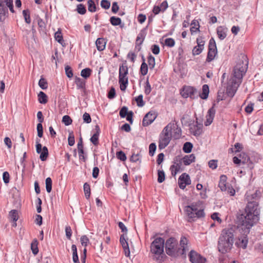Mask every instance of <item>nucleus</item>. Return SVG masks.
Returning <instances> with one entry per match:
<instances>
[{"label":"nucleus","mask_w":263,"mask_h":263,"mask_svg":"<svg viewBox=\"0 0 263 263\" xmlns=\"http://www.w3.org/2000/svg\"><path fill=\"white\" fill-rule=\"evenodd\" d=\"M260 210L258 203L256 202H249L245 209V214L237 216V223L239 228L244 231V234L238 237L236 241V246L240 248H247L248 239L247 234L250 229L256 223L259 219Z\"/></svg>","instance_id":"obj_1"},{"label":"nucleus","mask_w":263,"mask_h":263,"mask_svg":"<svg viewBox=\"0 0 263 263\" xmlns=\"http://www.w3.org/2000/svg\"><path fill=\"white\" fill-rule=\"evenodd\" d=\"M181 135V130L175 122L168 123L160 134L158 147L160 149L165 148L170 143L172 138L177 139Z\"/></svg>","instance_id":"obj_2"},{"label":"nucleus","mask_w":263,"mask_h":263,"mask_svg":"<svg viewBox=\"0 0 263 263\" xmlns=\"http://www.w3.org/2000/svg\"><path fill=\"white\" fill-rule=\"evenodd\" d=\"M234 243V231L232 229H224L222 230L218 242V249L221 253L229 252Z\"/></svg>","instance_id":"obj_3"},{"label":"nucleus","mask_w":263,"mask_h":263,"mask_svg":"<svg viewBox=\"0 0 263 263\" xmlns=\"http://www.w3.org/2000/svg\"><path fill=\"white\" fill-rule=\"evenodd\" d=\"M201 204V202L198 201L193 203L190 205L185 206L184 212L189 218V221H194L196 218L204 216V213L203 210L200 206Z\"/></svg>","instance_id":"obj_4"},{"label":"nucleus","mask_w":263,"mask_h":263,"mask_svg":"<svg viewBox=\"0 0 263 263\" xmlns=\"http://www.w3.org/2000/svg\"><path fill=\"white\" fill-rule=\"evenodd\" d=\"M164 240L161 237H157L154 239L151 246V252L154 255L157 261H161V255L164 252Z\"/></svg>","instance_id":"obj_5"},{"label":"nucleus","mask_w":263,"mask_h":263,"mask_svg":"<svg viewBox=\"0 0 263 263\" xmlns=\"http://www.w3.org/2000/svg\"><path fill=\"white\" fill-rule=\"evenodd\" d=\"M247 64L245 63L242 60H239L234 68L233 77L231 80L240 81L241 83V80L247 71Z\"/></svg>","instance_id":"obj_6"},{"label":"nucleus","mask_w":263,"mask_h":263,"mask_svg":"<svg viewBox=\"0 0 263 263\" xmlns=\"http://www.w3.org/2000/svg\"><path fill=\"white\" fill-rule=\"evenodd\" d=\"M7 7L10 11L13 13L14 12L13 7V0H0V21L3 22L6 14L8 13Z\"/></svg>","instance_id":"obj_7"},{"label":"nucleus","mask_w":263,"mask_h":263,"mask_svg":"<svg viewBox=\"0 0 263 263\" xmlns=\"http://www.w3.org/2000/svg\"><path fill=\"white\" fill-rule=\"evenodd\" d=\"M165 251L167 255L175 256L179 252L177 240L173 237L168 239L165 243Z\"/></svg>","instance_id":"obj_8"},{"label":"nucleus","mask_w":263,"mask_h":263,"mask_svg":"<svg viewBox=\"0 0 263 263\" xmlns=\"http://www.w3.org/2000/svg\"><path fill=\"white\" fill-rule=\"evenodd\" d=\"M128 74V68L127 66L122 65L119 68V80L120 89L122 91H124L127 87L128 84V78L127 75Z\"/></svg>","instance_id":"obj_9"},{"label":"nucleus","mask_w":263,"mask_h":263,"mask_svg":"<svg viewBox=\"0 0 263 263\" xmlns=\"http://www.w3.org/2000/svg\"><path fill=\"white\" fill-rule=\"evenodd\" d=\"M181 94L184 98L190 97L192 99H194L198 96L197 90L190 86H184L181 92Z\"/></svg>","instance_id":"obj_10"},{"label":"nucleus","mask_w":263,"mask_h":263,"mask_svg":"<svg viewBox=\"0 0 263 263\" xmlns=\"http://www.w3.org/2000/svg\"><path fill=\"white\" fill-rule=\"evenodd\" d=\"M217 49L215 42L214 39L212 38L209 42V52L208 53L206 61L208 62L212 61L215 57Z\"/></svg>","instance_id":"obj_11"},{"label":"nucleus","mask_w":263,"mask_h":263,"mask_svg":"<svg viewBox=\"0 0 263 263\" xmlns=\"http://www.w3.org/2000/svg\"><path fill=\"white\" fill-rule=\"evenodd\" d=\"M230 84L228 85L227 89V93L228 96L233 97L237 91V89L240 84V81H236L233 80H230Z\"/></svg>","instance_id":"obj_12"},{"label":"nucleus","mask_w":263,"mask_h":263,"mask_svg":"<svg viewBox=\"0 0 263 263\" xmlns=\"http://www.w3.org/2000/svg\"><path fill=\"white\" fill-rule=\"evenodd\" d=\"M190 260L192 263H205L206 259L194 250L191 251L189 254Z\"/></svg>","instance_id":"obj_13"},{"label":"nucleus","mask_w":263,"mask_h":263,"mask_svg":"<svg viewBox=\"0 0 263 263\" xmlns=\"http://www.w3.org/2000/svg\"><path fill=\"white\" fill-rule=\"evenodd\" d=\"M191 183L190 176L186 173L182 174L178 179V184L180 189H184Z\"/></svg>","instance_id":"obj_14"},{"label":"nucleus","mask_w":263,"mask_h":263,"mask_svg":"<svg viewBox=\"0 0 263 263\" xmlns=\"http://www.w3.org/2000/svg\"><path fill=\"white\" fill-rule=\"evenodd\" d=\"M196 42L197 46L194 47L192 50L193 54L194 55H198L202 52L204 48L205 43L204 41H203L201 37H198L196 40Z\"/></svg>","instance_id":"obj_15"},{"label":"nucleus","mask_w":263,"mask_h":263,"mask_svg":"<svg viewBox=\"0 0 263 263\" xmlns=\"http://www.w3.org/2000/svg\"><path fill=\"white\" fill-rule=\"evenodd\" d=\"M190 132L195 136H198L202 133V124H198L197 122L190 125Z\"/></svg>","instance_id":"obj_16"},{"label":"nucleus","mask_w":263,"mask_h":263,"mask_svg":"<svg viewBox=\"0 0 263 263\" xmlns=\"http://www.w3.org/2000/svg\"><path fill=\"white\" fill-rule=\"evenodd\" d=\"M156 115L153 111H149L145 115L143 121L142 125L144 126H146L151 124L156 118Z\"/></svg>","instance_id":"obj_17"},{"label":"nucleus","mask_w":263,"mask_h":263,"mask_svg":"<svg viewBox=\"0 0 263 263\" xmlns=\"http://www.w3.org/2000/svg\"><path fill=\"white\" fill-rule=\"evenodd\" d=\"M126 237V235L125 234L122 235L120 237V241L123 248L125 255L126 257H129L130 256V251Z\"/></svg>","instance_id":"obj_18"},{"label":"nucleus","mask_w":263,"mask_h":263,"mask_svg":"<svg viewBox=\"0 0 263 263\" xmlns=\"http://www.w3.org/2000/svg\"><path fill=\"white\" fill-rule=\"evenodd\" d=\"M239 157L241 161L242 164H247L248 167H249L250 169H252L253 168V164L250 161V158L249 157L247 154L244 153H241L239 155Z\"/></svg>","instance_id":"obj_19"},{"label":"nucleus","mask_w":263,"mask_h":263,"mask_svg":"<svg viewBox=\"0 0 263 263\" xmlns=\"http://www.w3.org/2000/svg\"><path fill=\"white\" fill-rule=\"evenodd\" d=\"M215 114V110L213 107H211L208 111L206 116V121L204 122L205 126L210 125L213 122Z\"/></svg>","instance_id":"obj_20"},{"label":"nucleus","mask_w":263,"mask_h":263,"mask_svg":"<svg viewBox=\"0 0 263 263\" xmlns=\"http://www.w3.org/2000/svg\"><path fill=\"white\" fill-rule=\"evenodd\" d=\"M182 166V162H175L174 164L171 167V170L172 172V175L173 176H175L176 174L181 171H182L181 168Z\"/></svg>","instance_id":"obj_21"},{"label":"nucleus","mask_w":263,"mask_h":263,"mask_svg":"<svg viewBox=\"0 0 263 263\" xmlns=\"http://www.w3.org/2000/svg\"><path fill=\"white\" fill-rule=\"evenodd\" d=\"M227 177L226 175H221L220 177V180L218 184V186L222 192H226L227 190Z\"/></svg>","instance_id":"obj_22"},{"label":"nucleus","mask_w":263,"mask_h":263,"mask_svg":"<svg viewBox=\"0 0 263 263\" xmlns=\"http://www.w3.org/2000/svg\"><path fill=\"white\" fill-rule=\"evenodd\" d=\"M106 44V42L104 38H98L96 42L97 48L100 51H103L105 48Z\"/></svg>","instance_id":"obj_23"},{"label":"nucleus","mask_w":263,"mask_h":263,"mask_svg":"<svg viewBox=\"0 0 263 263\" xmlns=\"http://www.w3.org/2000/svg\"><path fill=\"white\" fill-rule=\"evenodd\" d=\"M195 159V156L194 154H191L184 156L182 159V161L183 164L185 165H190L191 163L194 162Z\"/></svg>","instance_id":"obj_24"},{"label":"nucleus","mask_w":263,"mask_h":263,"mask_svg":"<svg viewBox=\"0 0 263 263\" xmlns=\"http://www.w3.org/2000/svg\"><path fill=\"white\" fill-rule=\"evenodd\" d=\"M209 93V86L206 84L202 86V92L199 95L200 97L202 99H206L208 97Z\"/></svg>","instance_id":"obj_25"},{"label":"nucleus","mask_w":263,"mask_h":263,"mask_svg":"<svg viewBox=\"0 0 263 263\" xmlns=\"http://www.w3.org/2000/svg\"><path fill=\"white\" fill-rule=\"evenodd\" d=\"M226 29L221 26L218 27L217 29V33L220 40H223L227 36Z\"/></svg>","instance_id":"obj_26"},{"label":"nucleus","mask_w":263,"mask_h":263,"mask_svg":"<svg viewBox=\"0 0 263 263\" xmlns=\"http://www.w3.org/2000/svg\"><path fill=\"white\" fill-rule=\"evenodd\" d=\"M187 239L185 237H182L181 238L180 241V245L181 247L182 248V254H183L185 253V252L186 250H188L187 248Z\"/></svg>","instance_id":"obj_27"},{"label":"nucleus","mask_w":263,"mask_h":263,"mask_svg":"<svg viewBox=\"0 0 263 263\" xmlns=\"http://www.w3.org/2000/svg\"><path fill=\"white\" fill-rule=\"evenodd\" d=\"M54 37L56 41H57L60 44H61L63 46H64V40L63 39V36L61 33V31L59 29L55 33Z\"/></svg>","instance_id":"obj_28"},{"label":"nucleus","mask_w":263,"mask_h":263,"mask_svg":"<svg viewBox=\"0 0 263 263\" xmlns=\"http://www.w3.org/2000/svg\"><path fill=\"white\" fill-rule=\"evenodd\" d=\"M71 250L72 251V259L74 263H79L78 256L77 254V247L75 245H72Z\"/></svg>","instance_id":"obj_29"},{"label":"nucleus","mask_w":263,"mask_h":263,"mask_svg":"<svg viewBox=\"0 0 263 263\" xmlns=\"http://www.w3.org/2000/svg\"><path fill=\"white\" fill-rule=\"evenodd\" d=\"M38 100L40 103L45 104L47 102V96L43 91H40L38 95Z\"/></svg>","instance_id":"obj_30"},{"label":"nucleus","mask_w":263,"mask_h":263,"mask_svg":"<svg viewBox=\"0 0 263 263\" xmlns=\"http://www.w3.org/2000/svg\"><path fill=\"white\" fill-rule=\"evenodd\" d=\"M75 83L78 88L84 89L85 88V82L82 79L76 77L75 78Z\"/></svg>","instance_id":"obj_31"},{"label":"nucleus","mask_w":263,"mask_h":263,"mask_svg":"<svg viewBox=\"0 0 263 263\" xmlns=\"http://www.w3.org/2000/svg\"><path fill=\"white\" fill-rule=\"evenodd\" d=\"M48 156V148L46 146H44L42 149V152L40 153V158L44 161H45Z\"/></svg>","instance_id":"obj_32"},{"label":"nucleus","mask_w":263,"mask_h":263,"mask_svg":"<svg viewBox=\"0 0 263 263\" xmlns=\"http://www.w3.org/2000/svg\"><path fill=\"white\" fill-rule=\"evenodd\" d=\"M31 249L34 255H36L38 253L39 250L37 248V241L36 239H34L31 243Z\"/></svg>","instance_id":"obj_33"},{"label":"nucleus","mask_w":263,"mask_h":263,"mask_svg":"<svg viewBox=\"0 0 263 263\" xmlns=\"http://www.w3.org/2000/svg\"><path fill=\"white\" fill-rule=\"evenodd\" d=\"M88 10L91 12H94L96 11V6L95 2L92 0H88L87 2Z\"/></svg>","instance_id":"obj_34"},{"label":"nucleus","mask_w":263,"mask_h":263,"mask_svg":"<svg viewBox=\"0 0 263 263\" xmlns=\"http://www.w3.org/2000/svg\"><path fill=\"white\" fill-rule=\"evenodd\" d=\"M193 144L189 142H185L183 147V151L186 153H189L192 151Z\"/></svg>","instance_id":"obj_35"},{"label":"nucleus","mask_w":263,"mask_h":263,"mask_svg":"<svg viewBox=\"0 0 263 263\" xmlns=\"http://www.w3.org/2000/svg\"><path fill=\"white\" fill-rule=\"evenodd\" d=\"M83 188L85 197L87 199H88L90 195V186L87 183H85L83 186Z\"/></svg>","instance_id":"obj_36"},{"label":"nucleus","mask_w":263,"mask_h":263,"mask_svg":"<svg viewBox=\"0 0 263 263\" xmlns=\"http://www.w3.org/2000/svg\"><path fill=\"white\" fill-rule=\"evenodd\" d=\"M148 64L150 69H154L155 66V59L152 55L148 57Z\"/></svg>","instance_id":"obj_37"},{"label":"nucleus","mask_w":263,"mask_h":263,"mask_svg":"<svg viewBox=\"0 0 263 263\" xmlns=\"http://www.w3.org/2000/svg\"><path fill=\"white\" fill-rule=\"evenodd\" d=\"M46 189L48 193H50L52 189V180L50 177L46 179Z\"/></svg>","instance_id":"obj_38"},{"label":"nucleus","mask_w":263,"mask_h":263,"mask_svg":"<svg viewBox=\"0 0 263 263\" xmlns=\"http://www.w3.org/2000/svg\"><path fill=\"white\" fill-rule=\"evenodd\" d=\"M140 71L143 76H145L147 73L148 66L145 62H143L141 65Z\"/></svg>","instance_id":"obj_39"},{"label":"nucleus","mask_w":263,"mask_h":263,"mask_svg":"<svg viewBox=\"0 0 263 263\" xmlns=\"http://www.w3.org/2000/svg\"><path fill=\"white\" fill-rule=\"evenodd\" d=\"M23 14L25 18V22L27 24H30L31 22V19L30 17L29 11L28 10H24L23 11Z\"/></svg>","instance_id":"obj_40"},{"label":"nucleus","mask_w":263,"mask_h":263,"mask_svg":"<svg viewBox=\"0 0 263 263\" xmlns=\"http://www.w3.org/2000/svg\"><path fill=\"white\" fill-rule=\"evenodd\" d=\"M39 85L42 89H46L47 88L48 83L45 79L41 78L39 80Z\"/></svg>","instance_id":"obj_41"},{"label":"nucleus","mask_w":263,"mask_h":263,"mask_svg":"<svg viewBox=\"0 0 263 263\" xmlns=\"http://www.w3.org/2000/svg\"><path fill=\"white\" fill-rule=\"evenodd\" d=\"M111 24L114 26H117L121 24V20L119 17L112 16L110 18Z\"/></svg>","instance_id":"obj_42"},{"label":"nucleus","mask_w":263,"mask_h":263,"mask_svg":"<svg viewBox=\"0 0 263 263\" xmlns=\"http://www.w3.org/2000/svg\"><path fill=\"white\" fill-rule=\"evenodd\" d=\"M9 216L13 221H16L18 220V214L16 210L11 211L9 213Z\"/></svg>","instance_id":"obj_43"},{"label":"nucleus","mask_w":263,"mask_h":263,"mask_svg":"<svg viewBox=\"0 0 263 263\" xmlns=\"http://www.w3.org/2000/svg\"><path fill=\"white\" fill-rule=\"evenodd\" d=\"M62 122L65 125H69L72 123V120L71 118L68 115H65L62 118Z\"/></svg>","instance_id":"obj_44"},{"label":"nucleus","mask_w":263,"mask_h":263,"mask_svg":"<svg viewBox=\"0 0 263 263\" xmlns=\"http://www.w3.org/2000/svg\"><path fill=\"white\" fill-rule=\"evenodd\" d=\"M158 181L161 183L165 180V174L163 171H158Z\"/></svg>","instance_id":"obj_45"},{"label":"nucleus","mask_w":263,"mask_h":263,"mask_svg":"<svg viewBox=\"0 0 263 263\" xmlns=\"http://www.w3.org/2000/svg\"><path fill=\"white\" fill-rule=\"evenodd\" d=\"M91 70L89 68H85L81 71V75L82 77L87 78L90 75Z\"/></svg>","instance_id":"obj_46"},{"label":"nucleus","mask_w":263,"mask_h":263,"mask_svg":"<svg viewBox=\"0 0 263 263\" xmlns=\"http://www.w3.org/2000/svg\"><path fill=\"white\" fill-rule=\"evenodd\" d=\"M77 9L78 12L81 14H84L86 12V10L85 6L83 4H79L77 6Z\"/></svg>","instance_id":"obj_47"},{"label":"nucleus","mask_w":263,"mask_h":263,"mask_svg":"<svg viewBox=\"0 0 263 263\" xmlns=\"http://www.w3.org/2000/svg\"><path fill=\"white\" fill-rule=\"evenodd\" d=\"M101 6L105 9H108L110 6V2L107 0H102L101 2Z\"/></svg>","instance_id":"obj_48"},{"label":"nucleus","mask_w":263,"mask_h":263,"mask_svg":"<svg viewBox=\"0 0 263 263\" xmlns=\"http://www.w3.org/2000/svg\"><path fill=\"white\" fill-rule=\"evenodd\" d=\"M165 44L170 47H173L175 45V41L172 38H167L165 40Z\"/></svg>","instance_id":"obj_49"},{"label":"nucleus","mask_w":263,"mask_h":263,"mask_svg":"<svg viewBox=\"0 0 263 263\" xmlns=\"http://www.w3.org/2000/svg\"><path fill=\"white\" fill-rule=\"evenodd\" d=\"M136 101L137 103V105L139 107H142L144 105V102L143 100L142 95H139L137 98H136Z\"/></svg>","instance_id":"obj_50"},{"label":"nucleus","mask_w":263,"mask_h":263,"mask_svg":"<svg viewBox=\"0 0 263 263\" xmlns=\"http://www.w3.org/2000/svg\"><path fill=\"white\" fill-rule=\"evenodd\" d=\"M37 136L40 138L42 137L43 131L42 123H39L37 124Z\"/></svg>","instance_id":"obj_51"},{"label":"nucleus","mask_w":263,"mask_h":263,"mask_svg":"<svg viewBox=\"0 0 263 263\" xmlns=\"http://www.w3.org/2000/svg\"><path fill=\"white\" fill-rule=\"evenodd\" d=\"M99 135L98 134H94L90 138V141L95 145L98 144Z\"/></svg>","instance_id":"obj_52"},{"label":"nucleus","mask_w":263,"mask_h":263,"mask_svg":"<svg viewBox=\"0 0 263 263\" xmlns=\"http://www.w3.org/2000/svg\"><path fill=\"white\" fill-rule=\"evenodd\" d=\"M156 149V145L155 143H153L149 145V154L151 156H153Z\"/></svg>","instance_id":"obj_53"},{"label":"nucleus","mask_w":263,"mask_h":263,"mask_svg":"<svg viewBox=\"0 0 263 263\" xmlns=\"http://www.w3.org/2000/svg\"><path fill=\"white\" fill-rule=\"evenodd\" d=\"M145 93L146 95H148L150 93L152 90V87L151 86V85L148 82V79L146 80V83H145Z\"/></svg>","instance_id":"obj_54"},{"label":"nucleus","mask_w":263,"mask_h":263,"mask_svg":"<svg viewBox=\"0 0 263 263\" xmlns=\"http://www.w3.org/2000/svg\"><path fill=\"white\" fill-rule=\"evenodd\" d=\"M117 158L121 161H125L126 159V157L124 153L122 151H120L117 153Z\"/></svg>","instance_id":"obj_55"},{"label":"nucleus","mask_w":263,"mask_h":263,"mask_svg":"<svg viewBox=\"0 0 263 263\" xmlns=\"http://www.w3.org/2000/svg\"><path fill=\"white\" fill-rule=\"evenodd\" d=\"M68 144L70 146H73L74 144L75 140L73 135L72 133H70L68 138Z\"/></svg>","instance_id":"obj_56"},{"label":"nucleus","mask_w":263,"mask_h":263,"mask_svg":"<svg viewBox=\"0 0 263 263\" xmlns=\"http://www.w3.org/2000/svg\"><path fill=\"white\" fill-rule=\"evenodd\" d=\"M80 240H81V245L84 247H86L89 242L88 238L85 235L82 236L81 237Z\"/></svg>","instance_id":"obj_57"},{"label":"nucleus","mask_w":263,"mask_h":263,"mask_svg":"<svg viewBox=\"0 0 263 263\" xmlns=\"http://www.w3.org/2000/svg\"><path fill=\"white\" fill-rule=\"evenodd\" d=\"M127 108L126 107H123L120 111V116L122 118H124L128 114L127 112Z\"/></svg>","instance_id":"obj_58"},{"label":"nucleus","mask_w":263,"mask_h":263,"mask_svg":"<svg viewBox=\"0 0 263 263\" xmlns=\"http://www.w3.org/2000/svg\"><path fill=\"white\" fill-rule=\"evenodd\" d=\"M83 119L85 122L89 123L91 121V117L89 114L85 112L83 116Z\"/></svg>","instance_id":"obj_59"},{"label":"nucleus","mask_w":263,"mask_h":263,"mask_svg":"<svg viewBox=\"0 0 263 263\" xmlns=\"http://www.w3.org/2000/svg\"><path fill=\"white\" fill-rule=\"evenodd\" d=\"M217 161L215 160H210L209 162V166L213 170L216 169L217 167Z\"/></svg>","instance_id":"obj_60"},{"label":"nucleus","mask_w":263,"mask_h":263,"mask_svg":"<svg viewBox=\"0 0 263 263\" xmlns=\"http://www.w3.org/2000/svg\"><path fill=\"white\" fill-rule=\"evenodd\" d=\"M65 72H66V76L68 78H70L72 77V76H73L72 71L69 66H67L65 67Z\"/></svg>","instance_id":"obj_61"},{"label":"nucleus","mask_w":263,"mask_h":263,"mask_svg":"<svg viewBox=\"0 0 263 263\" xmlns=\"http://www.w3.org/2000/svg\"><path fill=\"white\" fill-rule=\"evenodd\" d=\"M65 232L67 238L70 239L72 234V231L71 228L69 226L66 227Z\"/></svg>","instance_id":"obj_62"},{"label":"nucleus","mask_w":263,"mask_h":263,"mask_svg":"<svg viewBox=\"0 0 263 263\" xmlns=\"http://www.w3.org/2000/svg\"><path fill=\"white\" fill-rule=\"evenodd\" d=\"M4 141L8 148L10 149L12 147V141L11 139L9 137H6Z\"/></svg>","instance_id":"obj_63"},{"label":"nucleus","mask_w":263,"mask_h":263,"mask_svg":"<svg viewBox=\"0 0 263 263\" xmlns=\"http://www.w3.org/2000/svg\"><path fill=\"white\" fill-rule=\"evenodd\" d=\"M116 95V91L114 87H111L108 92V98L109 99H113Z\"/></svg>","instance_id":"obj_64"}]
</instances>
